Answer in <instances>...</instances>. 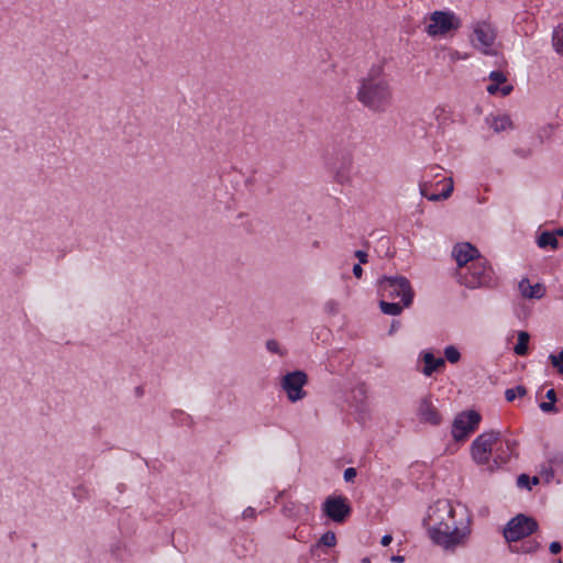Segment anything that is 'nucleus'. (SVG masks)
I'll return each mask as SVG.
<instances>
[{"instance_id": "nucleus-1", "label": "nucleus", "mask_w": 563, "mask_h": 563, "mask_svg": "<svg viewBox=\"0 0 563 563\" xmlns=\"http://www.w3.org/2000/svg\"><path fill=\"white\" fill-rule=\"evenodd\" d=\"M355 98L373 113H385L391 107L394 90L383 64L373 65L360 78Z\"/></svg>"}, {"instance_id": "nucleus-2", "label": "nucleus", "mask_w": 563, "mask_h": 563, "mask_svg": "<svg viewBox=\"0 0 563 563\" xmlns=\"http://www.w3.org/2000/svg\"><path fill=\"white\" fill-rule=\"evenodd\" d=\"M444 514L446 518L438 516L440 521L429 530L430 538L438 545L444 549H454L456 545L463 544L470 534L467 527L459 528L454 520V509L446 503H438L433 509L434 514Z\"/></svg>"}, {"instance_id": "nucleus-3", "label": "nucleus", "mask_w": 563, "mask_h": 563, "mask_svg": "<svg viewBox=\"0 0 563 563\" xmlns=\"http://www.w3.org/2000/svg\"><path fill=\"white\" fill-rule=\"evenodd\" d=\"M455 276L459 284L470 289L493 287L496 282L495 273L485 257L477 258L466 268L456 271Z\"/></svg>"}, {"instance_id": "nucleus-4", "label": "nucleus", "mask_w": 563, "mask_h": 563, "mask_svg": "<svg viewBox=\"0 0 563 563\" xmlns=\"http://www.w3.org/2000/svg\"><path fill=\"white\" fill-rule=\"evenodd\" d=\"M378 292L382 298H401L406 308L410 307L413 300V290L410 282L404 276H383L378 280Z\"/></svg>"}, {"instance_id": "nucleus-5", "label": "nucleus", "mask_w": 563, "mask_h": 563, "mask_svg": "<svg viewBox=\"0 0 563 563\" xmlns=\"http://www.w3.org/2000/svg\"><path fill=\"white\" fill-rule=\"evenodd\" d=\"M538 522L532 517L519 514L511 518L504 528V537L508 543L518 542L538 530Z\"/></svg>"}, {"instance_id": "nucleus-6", "label": "nucleus", "mask_w": 563, "mask_h": 563, "mask_svg": "<svg viewBox=\"0 0 563 563\" xmlns=\"http://www.w3.org/2000/svg\"><path fill=\"white\" fill-rule=\"evenodd\" d=\"M462 25L461 19L452 11H434L430 14V23L426 32L430 36H443L457 31Z\"/></svg>"}, {"instance_id": "nucleus-7", "label": "nucleus", "mask_w": 563, "mask_h": 563, "mask_svg": "<svg viewBox=\"0 0 563 563\" xmlns=\"http://www.w3.org/2000/svg\"><path fill=\"white\" fill-rule=\"evenodd\" d=\"M500 438L499 431H486L479 434L471 445V455L478 465H487L490 462L493 448Z\"/></svg>"}, {"instance_id": "nucleus-8", "label": "nucleus", "mask_w": 563, "mask_h": 563, "mask_svg": "<svg viewBox=\"0 0 563 563\" xmlns=\"http://www.w3.org/2000/svg\"><path fill=\"white\" fill-rule=\"evenodd\" d=\"M472 30L474 47L486 55L493 54V46L497 37L496 27L487 21H477L472 25Z\"/></svg>"}, {"instance_id": "nucleus-9", "label": "nucleus", "mask_w": 563, "mask_h": 563, "mask_svg": "<svg viewBox=\"0 0 563 563\" xmlns=\"http://www.w3.org/2000/svg\"><path fill=\"white\" fill-rule=\"evenodd\" d=\"M307 383V374L298 369L284 375L280 379V387L290 402H297L306 397L307 393L303 390V386Z\"/></svg>"}, {"instance_id": "nucleus-10", "label": "nucleus", "mask_w": 563, "mask_h": 563, "mask_svg": "<svg viewBox=\"0 0 563 563\" xmlns=\"http://www.w3.org/2000/svg\"><path fill=\"white\" fill-rule=\"evenodd\" d=\"M481 415L477 411L470 410L459 413L452 424V437L455 441L465 440L472 432H474L479 422Z\"/></svg>"}, {"instance_id": "nucleus-11", "label": "nucleus", "mask_w": 563, "mask_h": 563, "mask_svg": "<svg viewBox=\"0 0 563 563\" xmlns=\"http://www.w3.org/2000/svg\"><path fill=\"white\" fill-rule=\"evenodd\" d=\"M323 514L332 521L342 523L350 516L352 508L347 498L339 496H329L322 505Z\"/></svg>"}, {"instance_id": "nucleus-12", "label": "nucleus", "mask_w": 563, "mask_h": 563, "mask_svg": "<svg viewBox=\"0 0 563 563\" xmlns=\"http://www.w3.org/2000/svg\"><path fill=\"white\" fill-rule=\"evenodd\" d=\"M452 256L456 261L457 269L466 268L473 261L483 258L479 251L468 242L457 243L454 245Z\"/></svg>"}, {"instance_id": "nucleus-13", "label": "nucleus", "mask_w": 563, "mask_h": 563, "mask_svg": "<svg viewBox=\"0 0 563 563\" xmlns=\"http://www.w3.org/2000/svg\"><path fill=\"white\" fill-rule=\"evenodd\" d=\"M418 411L420 419L424 422L435 426L439 424L441 421L440 413L438 412L437 408L432 405L429 397H424L420 401Z\"/></svg>"}, {"instance_id": "nucleus-14", "label": "nucleus", "mask_w": 563, "mask_h": 563, "mask_svg": "<svg viewBox=\"0 0 563 563\" xmlns=\"http://www.w3.org/2000/svg\"><path fill=\"white\" fill-rule=\"evenodd\" d=\"M430 181L429 180H423V181H420L419 184V190H420V195L424 198H427L428 200L430 201H440V200H444V199H448L452 191H453V181L451 178H448V185L446 187L442 190L441 194H431L429 195L427 192V189H428V186H429Z\"/></svg>"}, {"instance_id": "nucleus-15", "label": "nucleus", "mask_w": 563, "mask_h": 563, "mask_svg": "<svg viewBox=\"0 0 563 563\" xmlns=\"http://www.w3.org/2000/svg\"><path fill=\"white\" fill-rule=\"evenodd\" d=\"M422 360L424 363L422 374L428 377L445 366V360L443 357H435L431 352H424Z\"/></svg>"}, {"instance_id": "nucleus-16", "label": "nucleus", "mask_w": 563, "mask_h": 563, "mask_svg": "<svg viewBox=\"0 0 563 563\" xmlns=\"http://www.w3.org/2000/svg\"><path fill=\"white\" fill-rule=\"evenodd\" d=\"M486 123L496 133L511 130L514 128L512 121L509 115H489L486 118Z\"/></svg>"}, {"instance_id": "nucleus-17", "label": "nucleus", "mask_w": 563, "mask_h": 563, "mask_svg": "<svg viewBox=\"0 0 563 563\" xmlns=\"http://www.w3.org/2000/svg\"><path fill=\"white\" fill-rule=\"evenodd\" d=\"M519 289L521 294L527 298H541L544 295V290L540 284L531 285L529 279H522L519 283Z\"/></svg>"}, {"instance_id": "nucleus-18", "label": "nucleus", "mask_w": 563, "mask_h": 563, "mask_svg": "<svg viewBox=\"0 0 563 563\" xmlns=\"http://www.w3.org/2000/svg\"><path fill=\"white\" fill-rule=\"evenodd\" d=\"M505 445H506V449H503V448L496 449V456L494 459V463L497 466L507 463V461L509 460L510 454L514 451V448H515L516 443L514 441L507 440L505 442Z\"/></svg>"}, {"instance_id": "nucleus-19", "label": "nucleus", "mask_w": 563, "mask_h": 563, "mask_svg": "<svg viewBox=\"0 0 563 563\" xmlns=\"http://www.w3.org/2000/svg\"><path fill=\"white\" fill-rule=\"evenodd\" d=\"M537 244L541 249L550 246L551 249L555 250L559 247V241L555 236V233L549 231H544L539 235Z\"/></svg>"}, {"instance_id": "nucleus-20", "label": "nucleus", "mask_w": 563, "mask_h": 563, "mask_svg": "<svg viewBox=\"0 0 563 563\" xmlns=\"http://www.w3.org/2000/svg\"><path fill=\"white\" fill-rule=\"evenodd\" d=\"M379 308L384 314L399 316L406 307L404 303L400 305L399 302H388L385 300V298H382L379 301Z\"/></svg>"}, {"instance_id": "nucleus-21", "label": "nucleus", "mask_w": 563, "mask_h": 563, "mask_svg": "<svg viewBox=\"0 0 563 563\" xmlns=\"http://www.w3.org/2000/svg\"><path fill=\"white\" fill-rule=\"evenodd\" d=\"M540 549V543L536 540H527L522 542L520 545H509V550L512 553H533Z\"/></svg>"}, {"instance_id": "nucleus-22", "label": "nucleus", "mask_w": 563, "mask_h": 563, "mask_svg": "<svg viewBox=\"0 0 563 563\" xmlns=\"http://www.w3.org/2000/svg\"><path fill=\"white\" fill-rule=\"evenodd\" d=\"M530 340V335L526 331H520L518 333V342L514 347V352L517 355L523 356L528 353V343Z\"/></svg>"}, {"instance_id": "nucleus-23", "label": "nucleus", "mask_w": 563, "mask_h": 563, "mask_svg": "<svg viewBox=\"0 0 563 563\" xmlns=\"http://www.w3.org/2000/svg\"><path fill=\"white\" fill-rule=\"evenodd\" d=\"M552 46L558 54L563 55V26H558L552 33Z\"/></svg>"}, {"instance_id": "nucleus-24", "label": "nucleus", "mask_w": 563, "mask_h": 563, "mask_svg": "<svg viewBox=\"0 0 563 563\" xmlns=\"http://www.w3.org/2000/svg\"><path fill=\"white\" fill-rule=\"evenodd\" d=\"M527 394V388L522 385H518L515 388H508L505 391V398L507 401L511 402L517 397H523Z\"/></svg>"}, {"instance_id": "nucleus-25", "label": "nucleus", "mask_w": 563, "mask_h": 563, "mask_svg": "<svg viewBox=\"0 0 563 563\" xmlns=\"http://www.w3.org/2000/svg\"><path fill=\"white\" fill-rule=\"evenodd\" d=\"M444 360L455 364L461 360V353L454 345H448L444 349Z\"/></svg>"}, {"instance_id": "nucleus-26", "label": "nucleus", "mask_w": 563, "mask_h": 563, "mask_svg": "<svg viewBox=\"0 0 563 563\" xmlns=\"http://www.w3.org/2000/svg\"><path fill=\"white\" fill-rule=\"evenodd\" d=\"M336 544V537H335V533L332 532V531H327L325 533H323L321 536V538L319 539V542L317 544V547L319 545H324V547H329V548H332Z\"/></svg>"}, {"instance_id": "nucleus-27", "label": "nucleus", "mask_w": 563, "mask_h": 563, "mask_svg": "<svg viewBox=\"0 0 563 563\" xmlns=\"http://www.w3.org/2000/svg\"><path fill=\"white\" fill-rule=\"evenodd\" d=\"M549 360L551 364L563 375V350L559 354H550Z\"/></svg>"}, {"instance_id": "nucleus-28", "label": "nucleus", "mask_w": 563, "mask_h": 563, "mask_svg": "<svg viewBox=\"0 0 563 563\" xmlns=\"http://www.w3.org/2000/svg\"><path fill=\"white\" fill-rule=\"evenodd\" d=\"M488 78H489V80H492L493 82L498 84V85L505 84L507 80L505 74L499 70L492 71L489 74Z\"/></svg>"}, {"instance_id": "nucleus-29", "label": "nucleus", "mask_w": 563, "mask_h": 563, "mask_svg": "<svg viewBox=\"0 0 563 563\" xmlns=\"http://www.w3.org/2000/svg\"><path fill=\"white\" fill-rule=\"evenodd\" d=\"M517 485L520 488H527L530 490L531 489L530 477L527 474L519 475L517 478Z\"/></svg>"}, {"instance_id": "nucleus-30", "label": "nucleus", "mask_w": 563, "mask_h": 563, "mask_svg": "<svg viewBox=\"0 0 563 563\" xmlns=\"http://www.w3.org/2000/svg\"><path fill=\"white\" fill-rule=\"evenodd\" d=\"M324 310L330 314H335L339 311V303L335 300H329L324 305Z\"/></svg>"}, {"instance_id": "nucleus-31", "label": "nucleus", "mask_w": 563, "mask_h": 563, "mask_svg": "<svg viewBox=\"0 0 563 563\" xmlns=\"http://www.w3.org/2000/svg\"><path fill=\"white\" fill-rule=\"evenodd\" d=\"M266 349L272 353L283 354L279 349V343L276 340L266 341Z\"/></svg>"}, {"instance_id": "nucleus-32", "label": "nucleus", "mask_w": 563, "mask_h": 563, "mask_svg": "<svg viewBox=\"0 0 563 563\" xmlns=\"http://www.w3.org/2000/svg\"><path fill=\"white\" fill-rule=\"evenodd\" d=\"M540 409L543 411V412H555L556 411V407H555V402H552V401H543L539 405Z\"/></svg>"}, {"instance_id": "nucleus-33", "label": "nucleus", "mask_w": 563, "mask_h": 563, "mask_svg": "<svg viewBox=\"0 0 563 563\" xmlns=\"http://www.w3.org/2000/svg\"><path fill=\"white\" fill-rule=\"evenodd\" d=\"M356 470L354 467H347L344 471L343 477L345 482H352L356 477Z\"/></svg>"}, {"instance_id": "nucleus-34", "label": "nucleus", "mask_w": 563, "mask_h": 563, "mask_svg": "<svg viewBox=\"0 0 563 563\" xmlns=\"http://www.w3.org/2000/svg\"><path fill=\"white\" fill-rule=\"evenodd\" d=\"M354 255L358 260L360 264L367 263V253L366 252H364L362 250H357V251H355Z\"/></svg>"}, {"instance_id": "nucleus-35", "label": "nucleus", "mask_w": 563, "mask_h": 563, "mask_svg": "<svg viewBox=\"0 0 563 563\" xmlns=\"http://www.w3.org/2000/svg\"><path fill=\"white\" fill-rule=\"evenodd\" d=\"M549 550L552 554H558L562 550V545L558 541H553L550 543Z\"/></svg>"}, {"instance_id": "nucleus-36", "label": "nucleus", "mask_w": 563, "mask_h": 563, "mask_svg": "<svg viewBox=\"0 0 563 563\" xmlns=\"http://www.w3.org/2000/svg\"><path fill=\"white\" fill-rule=\"evenodd\" d=\"M242 516H243V518H244V519L255 518V516H256V511H255V509H254V508H252V507H247L246 509H244V511H243V515H242Z\"/></svg>"}, {"instance_id": "nucleus-37", "label": "nucleus", "mask_w": 563, "mask_h": 563, "mask_svg": "<svg viewBox=\"0 0 563 563\" xmlns=\"http://www.w3.org/2000/svg\"><path fill=\"white\" fill-rule=\"evenodd\" d=\"M499 85L498 84H495V82H492L490 85L487 86L486 90L489 95H496L499 92Z\"/></svg>"}, {"instance_id": "nucleus-38", "label": "nucleus", "mask_w": 563, "mask_h": 563, "mask_svg": "<svg viewBox=\"0 0 563 563\" xmlns=\"http://www.w3.org/2000/svg\"><path fill=\"white\" fill-rule=\"evenodd\" d=\"M541 473L545 475L547 482H550V479H552L554 477V473H553V470L551 466L543 467Z\"/></svg>"}, {"instance_id": "nucleus-39", "label": "nucleus", "mask_w": 563, "mask_h": 563, "mask_svg": "<svg viewBox=\"0 0 563 563\" xmlns=\"http://www.w3.org/2000/svg\"><path fill=\"white\" fill-rule=\"evenodd\" d=\"M512 85H504L503 87H500L499 92L501 93V96H508L512 92Z\"/></svg>"}, {"instance_id": "nucleus-40", "label": "nucleus", "mask_w": 563, "mask_h": 563, "mask_svg": "<svg viewBox=\"0 0 563 563\" xmlns=\"http://www.w3.org/2000/svg\"><path fill=\"white\" fill-rule=\"evenodd\" d=\"M353 275L356 277V278H361L362 275H363V268L361 267V264H355L353 266Z\"/></svg>"}, {"instance_id": "nucleus-41", "label": "nucleus", "mask_w": 563, "mask_h": 563, "mask_svg": "<svg viewBox=\"0 0 563 563\" xmlns=\"http://www.w3.org/2000/svg\"><path fill=\"white\" fill-rule=\"evenodd\" d=\"M545 397L549 399V401L555 402L556 401V394L554 389H549L545 394Z\"/></svg>"}, {"instance_id": "nucleus-42", "label": "nucleus", "mask_w": 563, "mask_h": 563, "mask_svg": "<svg viewBox=\"0 0 563 563\" xmlns=\"http://www.w3.org/2000/svg\"><path fill=\"white\" fill-rule=\"evenodd\" d=\"M393 541V537L390 534H385L383 538H382V545L384 547H387L389 545V543Z\"/></svg>"}, {"instance_id": "nucleus-43", "label": "nucleus", "mask_w": 563, "mask_h": 563, "mask_svg": "<svg viewBox=\"0 0 563 563\" xmlns=\"http://www.w3.org/2000/svg\"><path fill=\"white\" fill-rule=\"evenodd\" d=\"M399 325H400V322H399V321L394 320V321H393V323H391L390 330H389V334H393L395 331H397V329L399 328Z\"/></svg>"}, {"instance_id": "nucleus-44", "label": "nucleus", "mask_w": 563, "mask_h": 563, "mask_svg": "<svg viewBox=\"0 0 563 563\" xmlns=\"http://www.w3.org/2000/svg\"><path fill=\"white\" fill-rule=\"evenodd\" d=\"M390 561L394 563H402L405 561V558L401 555H393L390 558Z\"/></svg>"}, {"instance_id": "nucleus-45", "label": "nucleus", "mask_w": 563, "mask_h": 563, "mask_svg": "<svg viewBox=\"0 0 563 563\" xmlns=\"http://www.w3.org/2000/svg\"><path fill=\"white\" fill-rule=\"evenodd\" d=\"M539 477L538 476H533L532 478H530V485H537L539 484Z\"/></svg>"}, {"instance_id": "nucleus-46", "label": "nucleus", "mask_w": 563, "mask_h": 563, "mask_svg": "<svg viewBox=\"0 0 563 563\" xmlns=\"http://www.w3.org/2000/svg\"><path fill=\"white\" fill-rule=\"evenodd\" d=\"M554 233H555V236L556 235H563V229H559Z\"/></svg>"}, {"instance_id": "nucleus-47", "label": "nucleus", "mask_w": 563, "mask_h": 563, "mask_svg": "<svg viewBox=\"0 0 563 563\" xmlns=\"http://www.w3.org/2000/svg\"><path fill=\"white\" fill-rule=\"evenodd\" d=\"M362 563H371V559L369 558H364V559H362Z\"/></svg>"}, {"instance_id": "nucleus-48", "label": "nucleus", "mask_w": 563, "mask_h": 563, "mask_svg": "<svg viewBox=\"0 0 563 563\" xmlns=\"http://www.w3.org/2000/svg\"><path fill=\"white\" fill-rule=\"evenodd\" d=\"M559 460V457H555L554 460H550V463H556V461Z\"/></svg>"}]
</instances>
